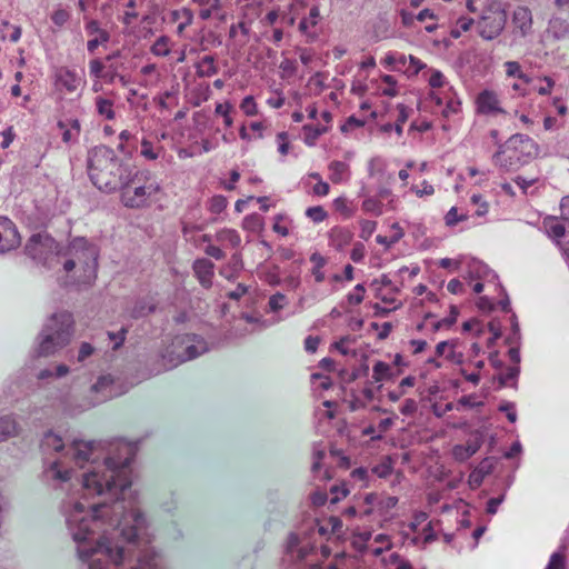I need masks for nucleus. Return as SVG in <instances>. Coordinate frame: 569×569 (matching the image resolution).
<instances>
[{
	"label": "nucleus",
	"instance_id": "56",
	"mask_svg": "<svg viewBox=\"0 0 569 569\" xmlns=\"http://www.w3.org/2000/svg\"><path fill=\"white\" fill-rule=\"evenodd\" d=\"M248 292V287L243 283H239L237 288L230 292H228V298L231 300L238 301L240 298H242Z\"/></svg>",
	"mask_w": 569,
	"mask_h": 569
},
{
	"label": "nucleus",
	"instance_id": "12",
	"mask_svg": "<svg viewBox=\"0 0 569 569\" xmlns=\"http://www.w3.org/2000/svg\"><path fill=\"white\" fill-rule=\"evenodd\" d=\"M101 553L111 559L116 565L120 563L123 559V549L114 546L110 539L102 537L97 541L96 547L90 555Z\"/></svg>",
	"mask_w": 569,
	"mask_h": 569
},
{
	"label": "nucleus",
	"instance_id": "21",
	"mask_svg": "<svg viewBox=\"0 0 569 569\" xmlns=\"http://www.w3.org/2000/svg\"><path fill=\"white\" fill-rule=\"evenodd\" d=\"M218 72V68L214 63V57L213 56H204L200 63H199V70L198 74L200 77H212Z\"/></svg>",
	"mask_w": 569,
	"mask_h": 569
},
{
	"label": "nucleus",
	"instance_id": "53",
	"mask_svg": "<svg viewBox=\"0 0 569 569\" xmlns=\"http://www.w3.org/2000/svg\"><path fill=\"white\" fill-rule=\"evenodd\" d=\"M94 351V348L89 342H82L80 345L78 361L82 362L90 357Z\"/></svg>",
	"mask_w": 569,
	"mask_h": 569
},
{
	"label": "nucleus",
	"instance_id": "27",
	"mask_svg": "<svg viewBox=\"0 0 569 569\" xmlns=\"http://www.w3.org/2000/svg\"><path fill=\"white\" fill-rule=\"evenodd\" d=\"M134 525L131 527H123L121 533L123 538L129 542H136L139 538V515H132Z\"/></svg>",
	"mask_w": 569,
	"mask_h": 569
},
{
	"label": "nucleus",
	"instance_id": "63",
	"mask_svg": "<svg viewBox=\"0 0 569 569\" xmlns=\"http://www.w3.org/2000/svg\"><path fill=\"white\" fill-rule=\"evenodd\" d=\"M206 253L217 260H221L224 258V252L219 248V247H216V246H208L206 248Z\"/></svg>",
	"mask_w": 569,
	"mask_h": 569
},
{
	"label": "nucleus",
	"instance_id": "17",
	"mask_svg": "<svg viewBox=\"0 0 569 569\" xmlns=\"http://www.w3.org/2000/svg\"><path fill=\"white\" fill-rule=\"evenodd\" d=\"M20 432L17 420L10 416L0 418V442L17 437Z\"/></svg>",
	"mask_w": 569,
	"mask_h": 569
},
{
	"label": "nucleus",
	"instance_id": "30",
	"mask_svg": "<svg viewBox=\"0 0 569 569\" xmlns=\"http://www.w3.org/2000/svg\"><path fill=\"white\" fill-rule=\"evenodd\" d=\"M42 446L47 449H52L54 451H60L63 449V441L62 439L52 433V432H48L46 436H44V439H43V442H42Z\"/></svg>",
	"mask_w": 569,
	"mask_h": 569
},
{
	"label": "nucleus",
	"instance_id": "1",
	"mask_svg": "<svg viewBox=\"0 0 569 569\" xmlns=\"http://www.w3.org/2000/svg\"><path fill=\"white\" fill-rule=\"evenodd\" d=\"M137 451V446L124 441L119 442L117 455L107 458L104 461L110 475L86 473L83 475V487L96 495L126 490L131 485L126 469L134 459Z\"/></svg>",
	"mask_w": 569,
	"mask_h": 569
},
{
	"label": "nucleus",
	"instance_id": "46",
	"mask_svg": "<svg viewBox=\"0 0 569 569\" xmlns=\"http://www.w3.org/2000/svg\"><path fill=\"white\" fill-rule=\"evenodd\" d=\"M520 369L518 366L509 367L506 373L499 377L501 386H506L508 381L516 380L519 376Z\"/></svg>",
	"mask_w": 569,
	"mask_h": 569
},
{
	"label": "nucleus",
	"instance_id": "55",
	"mask_svg": "<svg viewBox=\"0 0 569 569\" xmlns=\"http://www.w3.org/2000/svg\"><path fill=\"white\" fill-rule=\"evenodd\" d=\"M417 402L413 399H406L400 412L405 416H412L417 411Z\"/></svg>",
	"mask_w": 569,
	"mask_h": 569
},
{
	"label": "nucleus",
	"instance_id": "14",
	"mask_svg": "<svg viewBox=\"0 0 569 569\" xmlns=\"http://www.w3.org/2000/svg\"><path fill=\"white\" fill-rule=\"evenodd\" d=\"M54 83L59 90L73 92L77 90L80 79L68 68H59L54 74Z\"/></svg>",
	"mask_w": 569,
	"mask_h": 569
},
{
	"label": "nucleus",
	"instance_id": "41",
	"mask_svg": "<svg viewBox=\"0 0 569 569\" xmlns=\"http://www.w3.org/2000/svg\"><path fill=\"white\" fill-rule=\"evenodd\" d=\"M306 214L315 222H321L327 217V212L320 206L308 208Z\"/></svg>",
	"mask_w": 569,
	"mask_h": 569
},
{
	"label": "nucleus",
	"instance_id": "9",
	"mask_svg": "<svg viewBox=\"0 0 569 569\" xmlns=\"http://www.w3.org/2000/svg\"><path fill=\"white\" fill-rule=\"evenodd\" d=\"M138 176V170L133 173L129 172L128 179H124L119 187L121 189V201L128 208H140L142 204V186H133Z\"/></svg>",
	"mask_w": 569,
	"mask_h": 569
},
{
	"label": "nucleus",
	"instance_id": "7",
	"mask_svg": "<svg viewBox=\"0 0 569 569\" xmlns=\"http://www.w3.org/2000/svg\"><path fill=\"white\" fill-rule=\"evenodd\" d=\"M507 18L506 10L499 6L487 8L477 22L479 36L485 40L496 39L503 31Z\"/></svg>",
	"mask_w": 569,
	"mask_h": 569
},
{
	"label": "nucleus",
	"instance_id": "3",
	"mask_svg": "<svg viewBox=\"0 0 569 569\" xmlns=\"http://www.w3.org/2000/svg\"><path fill=\"white\" fill-rule=\"evenodd\" d=\"M74 320L70 312L59 311L49 317L39 335L37 357L53 356L71 341Z\"/></svg>",
	"mask_w": 569,
	"mask_h": 569
},
{
	"label": "nucleus",
	"instance_id": "48",
	"mask_svg": "<svg viewBox=\"0 0 569 569\" xmlns=\"http://www.w3.org/2000/svg\"><path fill=\"white\" fill-rule=\"evenodd\" d=\"M228 269L233 272H240L243 269V261L240 253L236 252L231 256Z\"/></svg>",
	"mask_w": 569,
	"mask_h": 569
},
{
	"label": "nucleus",
	"instance_id": "13",
	"mask_svg": "<svg viewBox=\"0 0 569 569\" xmlns=\"http://www.w3.org/2000/svg\"><path fill=\"white\" fill-rule=\"evenodd\" d=\"M86 31L93 38L88 41L87 48L92 53L99 44L106 43L110 39V34L107 30L100 28V23L97 20H90L86 24Z\"/></svg>",
	"mask_w": 569,
	"mask_h": 569
},
{
	"label": "nucleus",
	"instance_id": "47",
	"mask_svg": "<svg viewBox=\"0 0 569 569\" xmlns=\"http://www.w3.org/2000/svg\"><path fill=\"white\" fill-rule=\"evenodd\" d=\"M565 556L559 552H555L551 555L546 569H565Z\"/></svg>",
	"mask_w": 569,
	"mask_h": 569
},
{
	"label": "nucleus",
	"instance_id": "58",
	"mask_svg": "<svg viewBox=\"0 0 569 569\" xmlns=\"http://www.w3.org/2000/svg\"><path fill=\"white\" fill-rule=\"evenodd\" d=\"M320 339L318 337L308 336L305 340V349L306 351L313 353L317 351Z\"/></svg>",
	"mask_w": 569,
	"mask_h": 569
},
{
	"label": "nucleus",
	"instance_id": "59",
	"mask_svg": "<svg viewBox=\"0 0 569 569\" xmlns=\"http://www.w3.org/2000/svg\"><path fill=\"white\" fill-rule=\"evenodd\" d=\"M331 493L336 495L333 498H331V503H337L340 501L341 498H345L348 496L349 490L345 487L340 488L338 486H333L331 488Z\"/></svg>",
	"mask_w": 569,
	"mask_h": 569
},
{
	"label": "nucleus",
	"instance_id": "20",
	"mask_svg": "<svg viewBox=\"0 0 569 569\" xmlns=\"http://www.w3.org/2000/svg\"><path fill=\"white\" fill-rule=\"evenodd\" d=\"M548 232V236L555 240L560 241L562 237L566 236V228L563 224L557 222L556 218H549L545 221Z\"/></svg>",
	"mask_w": 569,
	"mask_h": 569
},
{
	"label": "nucleus",
	"instance_id": "36",
	"mask_svg": "<svg viewBox=\"0 0 569 569\" xmlns=\"http://www.w3.org/2000/svg\"><path fill=\"white\" fill-rule=\"evenodd\" d=\"M397 108L399 110V114H398V119L393 126H395V131L397 132V134L401 136L402 134V124L409 118V109L405 104H398Z\"/></svg>",
	"mask_w": 569,
	"mask_h": 569
},
{
	"label": "nucleus",
	"instance_id": "25",
	"mask_svg": "<svg viewBox=\"0 0 569 569\" xmlns=\"http://www.w3.org/2000/svg\"><path fill=\"white\" fill-rule=\"evenodd\" d=\"M303 131H305V142L308 146H313L316 140L321 134L327 132V128L326 127H313V126H310V124H306L303 127Z\"/></svg>",
	"mask_w": 569,
	"mask_h": 569
},
{
	"label": "nucleus",
	"instance_id": "54",
	"mask_svg": "<svg viewBox=\"0 0 569 569\" xmlns=\"http://www.w3.org/2000/svg\"><path fill=\"white\" fill-rule=\"evenodd\" d=\"M445 83V77L439 70L432 71L429 78V86L432 88H441Z\"/></svg>",
	"mask_w": 569,
	"mask_h": 569
},
{
	"label": "nucleus",
	"instance_id": "38",
	"mask_svg": "<svg viewBox=\"0 0 569 569\" xmlns=\"http://www.w3.org/2000/svg\"><path fill=\"white\" fill-rule=\"evenodd\" d=\"M381 202L375 198H368L362 202V209L367 212H372L376 216L381 214Z\"/></svg>",
	"mask_w": 569,
	"mask_h": 569
},
{
	"label": "nucleus",
	"instance_id": "60",
	"mask_svg": "<svg viewBox=\"0 0 569 569\" xmlns=\"http://www.w3.org/2000/svg\"><path fill=\"white\" fill-rule=\"evenodd\" d=\"M69 19V13L66 11V10H57L54 11V13L52 14V21L57 24V26H62Z\"/></svg>",
	"mask_w": 569,
	"mask_h": 569
},
{
	"label": "nucleus",
	"instance_id": "24",
	"mask_svg": "<svg viewBox=\"0 0 569 569\" xmlns=\"http://www.w3.org/2000/svg\"><path fill=\"white\" fill-rule=\"evenodd\" d=\"M96 106L98 113L102 117H104L108 120H111L114 118V111H113V103L111 100L98 97L96 99Z\"/></svg>",
	"mask_w": 569,
	"mask_h": 569
},
{
	"label": "nucleus",
	"instance_id": "40",
	"mask_svg": "<svg viewBox=\"0 0 569 569\" xmlns=\"http://www.w3.org/2000/svg\"><path fill=\"white\" fill-rule=\"evenodd\" d=\"M148 193V198H149V204L151 202H157L160 200V194H161V190H160V187L154 183V182H150L148 186L144 184V196H147Z\"/></svg>",
	"mask_w": 569,
	"mask_h": 569
},
{
	"label": "nucleus",
	"instance_id": "16",
	"mask_svg": "<svg viewBox=\"0 0 569 569\" xmlns=\"http://www.w3.org/2000/svg\"><path fill=\"white\" fill-rule=\"evenodd\" d=\"M98 443L96 441L73 439L71 446L74 450V460L77 462H87L90 459Z\"/></svg>",
	"mask_w": 569,
	"mask_h": 569
},
{
	"label": "nucleus",
	"instance_id": "37",
	"mask_svg": "<svg viewBox=\"0 0 569 569\" xmlns=\"http://www.w3.org/2000/svg\"><path fill=\"white\" fill-rule=\"evenodd\" d=\"M228 201L223 196H214L211 198L209 203V210L212 213H220L227 208Z\"/></svg>",
	"mask_w": 569,
	"mask_h": 569
},
{
	"label": "nucleus",
	"instance_id": "22",
	"mask_svg": "<svg viewBox=\"0 0 569 569\" xmlns=\"http://www.w3.org/2000/svg\"><path fill=\"white\" fill-rule=\"evenodd\" d=\"M310 261L313 263L312 274L315 276V280L322 282L325 280V273L321 271V268L326 266L327 259L319 252H313L310 257Z\"/></svg>",
	"mask_w": 569,
	"mask_h": 569
},
{
	"label": "nucleus",
	"instance_id": "19",
	"mask_svg": "<svg viewBox=\"0 0 569 569\" xmlns=\"http://www.w3.org/2000/svg\"><path fill=\"white\" fill-rule=\"evenodd\" d=\"M216 239L219 242H228L233 248L239 247L241 242L239 233L233 229H221L217 232Z\"/></svg>",
	"mask_w": 569,
	"mask_h": 569
},
{
	"label": "nucleus",
	"instance_id": "61",
	"mask_svg": "<svg viewBox=\"0 0 569 569\" xmlns=\"http://www.w3.org/2000/svg\"><path fill=\"white\" fill-rule=\"evenodd\" d=\"M376 229V222L370 220H365L361 223V237L367 239Z\"/></svg>",
	"mask_w": 569,
	"mask_h": 569
},
{
	"label": "nucleus",
	"instance_id": "45",
	"mask_svg": "<svg viewBox=\"0 0 569 569\" xmlns=\"http://www.w3.org/2000/svg\"><path fill=\"white\" fill-rule=\"evenodd\" d=\"M240 108L247 116H254L257 113V104L252 96H247L242 100Z\"/></svg>",
	"mask_w": 569,
	"mask_h": 569
},
{
	"label": "nucleus",
	"instance_id": "32",
	"mask_svg": "<svg viewBox=\"0 0 569 569\" xmlns=\"http://www.w3.org/2000/svg\"><path fill=\"white\" fill-rule=\"evenodd\" d=\"M458 315H459L458 308L456 306H450L449 317L443 318V319L437 321L436 323H433V330L438 331L442 327H451L452 325L456 323Z\"/></svg>",
	"mask_w": 569,
	"mask_h": 569
},
{
	"label": "nucleus",
	"instance_id": "2",
	"mask_svg": "<svg viewBox=\"0 0 569 569\" xmlns=\"http://www.w3.org/2000/svg\"><path fill=\"white\" fill-rule=\"evenodd\" d=\"M114 152L107 147H96L89 152L88 172L92 183L100 190H117L124 178Z\"/></svg>",
	"mask_w": 569,
	"mask_h": 569
},
{
	"label": "nucleus",
	"instance_id": "35",
	"mask_svg": "<svg viewBox=\"0 0 569 569\" xmlns=\"http://www.w3.org/2000/svg\"><path fill=\"white\" fill-rule=\"evenodd\" d=\"M329 169L332 172L331 180L333 182H339L341 179V176L347 171L348 166L347 163L342 161H332L329 164Z\"/></svg>",
	"mask_w": 569,
	"mask_h": 569
},
{
	"label": "nucleus",
	"instance_id": "6",
	"mask_svg": "<svg viewBox=\"0 0 569 569\" xmlns=\"http://www.w3.org/2000/svg\"><path fill=\"white\" fill-rule=\"evenodd\" d=\"M24 251L33 261L47 267L59 262V244L46 232L32 234L26 243Z\"/></svg>",
	"mask_w": 569,
	"mask_h": 569
},
{
	"label": "nucleus",
	"instance_id": "8",
	"mask_svg": "<svg viewBox=\"0 0 569 569\" xmlns=\"http://www.w3.org/2000/svg\"><path fill=\"white\" fill-rule=\"evenodd\" d=\"M82 239L74 240L70 247V258L63 262L66 272H70L77 264H84L87 269L92 271L97 268L98 253L91 246H86Z\"/></svg>",
	"mask_w": 569,
	"mask_h": 569
},
{
	"label": "nucleus",
	"instance_id": "64",
	"mask_svg": "<svg viewBox=\"0 0 569 569\" xmlns=\"http://www.w3.org/2000/svg\"><path fill=\"white\" fill-rule=\"evenodd\" d=\"M560 210L561 217L566 220H569V196H566L561 199Z\"/></svg>",
	"mask_w": 569,
	"mask_h": 569
},
{
	"label": "nucleus",
	"instance_id": "42",
	"mask_svg": "<svg viewBox=\"0 0 569 569\" xmlns=\"http://www.w3.org/2000/svg\"><path fill=\"white\" fill-rule=\"evenodd\" d=\"M106 68H107L106 61L103 62L99 59H93L90 61V72L96 78L103 79V73H104L103 71L106 70Z\"/></svg>",
	"mask_w": 569,
	"mask_h": 569
},
{
	"label": "nucleus",
	"instance_id": "52",
	"mask_svg": "<svg viewBox=\"0 0 569 569\" xmlns=\"http://www.w3.org/2000/svg\"><path fill=\"white\" fill-rule=\"evenodd\" d=\"M365 253V246L361 242H357L351 250L350 258L352 259V261L359 262L363 259Z\"/></svg>",
	"mask_w": 569,
	"mask_h": 569
},
{
	"label": "nucleus",
	"instance_id": "26",
	"mask_svg": "<svg viewBox=\"0 0 569 569\" xmlns=\"http://www.w3.org/2000/svg\"><path fill=\"white\" fill-rule=\"evenodd\" d=\"M319 17H320L319 8L317 6L311 7V9L309 11V16L307 18H303L299 22V30L301 32L306 33L310 26L315 27L318 23Z\"/></svg>",
	"mask_w": 569,
	"mask_h": 569
},
{
	"label": "nucleus",
	"instance_id": "31",
	"mask_svg": "<svg viewBox=\"0 0 569 569\" xmlns=\"http://www.w3.org/2000/svg\"><path fill=\"white\" fill-rule=\"evenodd\" d=\"M162 559L156 552L150 555L149 548L144 546V569H162Z\"/></svg>",
	"mask_w": 569,
	"mask_h": 569
},
{
	"label": "nucleus",
	"instance_id": "28",
	"mask_svg": "<svg viewBox=\"0 0 569 569\" xmlns=\"http://www.w3.org/2000/svg\"><path fill=\"white\" fill-rule=\"evenodd\" d=\"M151 52L157 57H164L170 52L169 38L166 36L159 37L151 46Z\"/></svg>",
	"mask_w": 569,
	"mask_h": 569
},
{
	"label": "nucleus",
	"instance_id": "10",
	"mask_svg": "<svg viewBox=\"0 0 569 569\" xmlns=\"http://www.w3.org/2000/svg\"><path fill=\"white\" fill-rule=\"evenodd\" d=\"M512 33L526 38L532 32V13L527 7H517L512 14Z\"/></svg>",
	"mask_w": 569,
	"mask_h": 569
},
{
	"label": "nucleus",
	"instance_id": "15",
	"mask_svg": "<svg viewBox=\"0 0 569 569\" xmlns=\"http://www.w3.org/2000/svg\"><path fill=\"white\" fill-rule=\"evenodd\" d=\"M192 268L201 286L204 288L211 287L214 268L213 262L206 258L197 259Z\"/></svg>",
	"mask_w": 569,
	"mask_h": 569
},
{
	"label": "nucleus",
	"instance_id": "49",
	"mask_svg": "<svg viewBox=\"0 0 569 569\" xmlns=\"http://www.w3.org/2000/svg\"><path fill=\"white\" fill-rule=\"evenodd\" d=\"M471 202L475 204H478V209L476 211V214L481 217L485 216L488 212V203L482 200L481 194H473L471 197Z\"/></svg>",
	"mask_w": 569,
	"mask_h": 569
},
{
	"label": "nucleus",
	"instance_id": "39",
	"mask_svg": "<svg viewBox=\"0 0 569 569\" xmlns=\"http://www.w3.org/2000/svg\"><path fill=\"white\" fill-rule=\"evenodd\" d=\"M287 301V298L283 293L277 292L272 295L269 299V307L271 311L278 312L284 307V303Z\"/></svg>",
	"mask_w": 569,
	"mask_h": 569
},
{
	"label": "nucleus",
	"instance_id": "50",
	"mask_svg": "<svg viewBox=\"0 0 569 569\" xmlns=\"http://www.w3.org/2000/svg\"><path fill=\"white\" fill-rule=\"evenodd\" d=\"M355 293H349L348 295V300L350 303H353V305H359L363 301V292H365V287L363 284H357L355 287Z\"/></svg>",
	"mask_w": 569,
	"mask_h": 569
},
{
	"label": "nucleus",
	"instance_id": "23",
	"mask_svg": "<svg viewBox=\"0 0 569 569\" xmlns=\"http://www.w3.org/2000/svg\"><path fill=\"white\" fill-rule=\"evenodd\" d=\"M330 237L338 248H342L348 244L352 239L351 232L343 228H333L330 232Z\"/></svg>",
	"mask_w": 569,
	"mask_h": 569
},
{
	"label": "nucleus",
	"instance_id": "43",
	"mask_svg": "<svg viewBox=\"0 0 569 569\" xmlns=\"http://www.w3.org/2000/svg\"><path fill=\"white\" fill-rule=\"evenodd\" d=\"M127 329L121 328L118 332H108V338L113 341V350L119 349L126 339Z\"/></svg>",
	"mask_w": 569,
	"mask_h": 569
},
{
	"label": "nucleus",
	"instance_id": "33",
	"mask_svg": "<svg viewBox=\"0 0 569 569\" xmlns=\"http://www.w3.org/2000/svg\"><path fill=\"white\" fill-rule=\"evenodd\" d=\"M391 368L388 363L383 361H377L373 366V375L372 378L376 382H379L386 379L390 372Z\"/></svg>",
	"mask_w": 569,
	"mask_h": 569
},
{
	"label": "nucleus",
	"instance_id": "5",
	"mask_svg": "<svg viewBox=\"0 0 569 569\" xmlns=\"http://www.w3.org/2000/svg\"><path fill=\"white\" fill-rule=\"evenodd\" d=\"M208 350L207 342L197 335L177 336L162 356L166 369L192 360Z\"/></svg>",
	"mask_w": 569,
	"mask_h": 569
},
{
	"label": "nucleus",
	"instance_id": "18",
	"mask_svg": "<svg viewBox=\"0 0 569 569\" xmlns=\"http://www.w3.org/2000/svg\"><path fill=\"white\" fill-rule=\"evenodd\" d=\"M124 1V12H123V23L126 24V31L131 33L130 27L138 20L139 13L134 11L136 1L134 0H123Z\"/></svg>",
	"mask_w": 569,
	"mask_h": 569
},
{
	"label": "nucleus",
	"instance_id": "62",
	"mask_svg": "<svg viewBox=\"0 0 569 569\" xmlns=\"http://www.w3.org/2000/svg\"><path fill=\"white\" fill-rule=\"evenodd\" d=\"M365 122L362 120L357 119L356 117L351 116L348 118L347 122L341 127V131L346 132L349 130V128H359L362 127Z\"/></svg>",
	"mask_w": 569,
	"mask_h": 569
},
{
	"label": "nucleus",
	"instance_id": "51",
	"mask_svg": "<svg viewBox=\"0 0 569 569\" xmlns=\"http://www.w3.org/2000/svg\"><path fill=\"white\" fill-rule=\"evenodd\" d=\"M390 562L396 566V569H412L411 563L398 553L390 556Z\"/></svg>",
	"mask_w": 569,
	"mask_h": 569
},
{
	"label": "nucleus",
	"instance_id": "29",
	"mask_svg": "<svg viewBox=\"0 0 569 569\" xmlns=\"http://www.w3.org/2000/svg\"><path fill=\"white\" fill-rule=\"evenodd\" d=\"M505 70L508 77H516L525 82H529V78L521 70V66L517 61L505 62Z\"/></svg>",
	"mask_w": 569,
	"mask_h": 569
},
{
	"label": "nucleus",
	"instance_id": "11",
	"mask_svg": "<svg viewBox=\"0 0 569 569\" xmlns=\"http://www.w3.org/2000/svg\"><path fill=\"white\" fill-rule=\"evenodd\" d=\"M499 103L497 93L491 90H483L477 97V110L483 114L503 113Z\"/></svg>",
	"mask_w": 569,
	"mask_h": 569
},
{
	"label": "nucleus",
	"instance_id": "44",
	"mask_svg": "<svg viewBox=\"0 0 569 569\" xmlns=\"http://www.w3.org/2000/svg\"><path fill=\"white\" fill-rule=\"evenodd\" d=\"M118 53H114V54H110V56H107L106 57V63H107V68L106 70L103 71V79L104 80H108L110 82H112L114 80V78L117 77V70L116 68L113 67V64L111 63V60L117 57Z\"/></svg>",
	"mask_w": 569,
	"mask_h": 569
},
{
	"label": "nucleus",
	"instance_id": "57",
	"mask_svg": "<svg viewBox=\"0 0 569 569\" xmlns=\"http://www.w3.org/2000/svg\"><path fill=\"white\" fill-rule=\"evenodd\" d=\"M521 189L522 191L526 193L527 192V189L531 186H533L537 181H538V178H530V179H527L525 177H521V176H518L515 178L513 180Z\"/></svg>",
	"mask_w": 569,
	"mask_h": 569
},
{
	"label": "nucleus",
	"instance_id": "4",
	"mask_svg": "<svg viewBox=\"0 0 569 569\" xmlns=\"http://www.w3.org/2000/svg\"><path fill=\"white\" fill-rule=\"evenodd\" d=\"M537 151L536 142L528 136L516 133L505 144H500L492 156V161L501 170L513 172L533 158Z\"/></svg>",
	"mask_w": 569,
	"mask_h": 569
},
{
	"label": "nucleus",
	"instance_id": "34",
	"mask_svg": "<svg viewBox=\"0 0 569 569\" xmlns=\"http://www.w3.org/2000/svg\"><path fill=\"white\" fill-rule=\"evenodd\" d=\"M478 450V446L476 445H468L466 447L463 446H456L453 449V453L457 459L465 460L473 456Z\"/></svg>",
	"mask_w": 569,
	"mask_h": 569
}]
</instances>
